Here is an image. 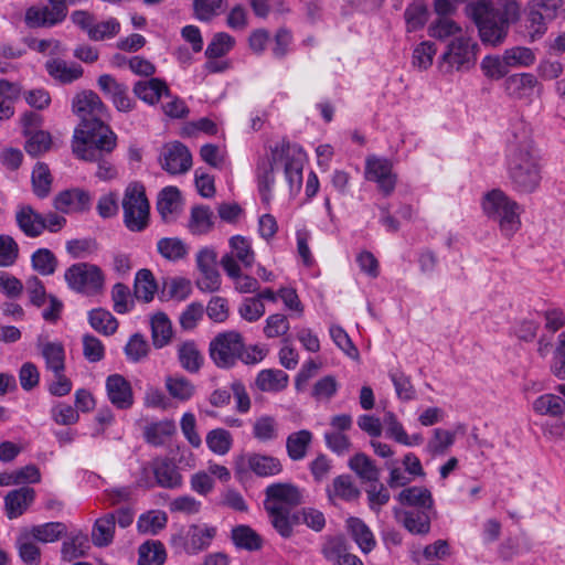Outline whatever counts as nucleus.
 Returning a JSON list of instances; mask_svg holds the SVG:
<instances>
[{
    "label": "nucleus",
    "mask_w": 565,
    "mask_h": 565,
    "mask_svg": "<svg viewBox=\"0 0 565 565\" xmlns=\"http://www.w3.org/2000/svg\"><path fill=\"white\" fill-rule=\"evenodd\" d=\"M128 361L138 363L145 360L150 352V344L141 333L132 334L124 348Z\"/></svg>",
    "instance_id": "obj_52"
},
{
    "label": "nucleus",
    "mask_w": 565,
    "mask_h": 565,
    "mask_svg": "<svg viewBox=\"0 0 565 565\" xmlns=\"http://www.w3.org/2000/svg\"><path fill=\"white\" fill-rule=\"evenodd\" d=\"M269 515L270 523L274 529L285 539L292 535L294 524L300 522L299 514L297 512H289L287 510L279 511L276 508L265 509Z\"/></svg>",
    "instance_id": "obj_37"
},
{
    "label": "nucleus",
    "mask_w": 565,
    "mask_h": 565,
    "mask_svg": "<svg viewBox=\"0 0 565 565\" xmlns=\"http://www.w3.org/2000/svg\"><path fill=\"white\" fill-rule=\"evenodd\" d=\"M174 431L175 426L172 420H162L146 426L143 436L147 443L153 446H161L168 437L174 434Z\"/></svg>",
    "instance_id": "obj_49"
},
{
    "label": "nucleus",
    "mask_w": 565,
    "mask_h": 565,
    "mask_svg": "<svg viewBox=\"0 0 565 565\" xmlns=\"http://www.w3.org/2000/svg\"><path fill=\"white\" fill-rule=\"evenodd\" d=\"M45 68L49 75L61 84H71L83 76V67L79 64L67 63L61 58L47 61Z\"/></svg>",
    "instance_id": "obj_27"
},
{
    "label": "nucleus",
    "mask_w": 565,
    "mask_h": 565,
    "mask_svg": "<svg viewBox=\"0 0 565 565\" xmlns=\"http://www.w3.org/2000/svg\"><path fill=\"white\" fill-rule=\"evenodd\" d=\"M17 547L20 558L26 565H38L40 563L41 551L28 535L20 536L17 540Z\"/></svg>",
    "instance_id": "obj_63"
},
{
    "label": "nucleus",
    "mask_w": 565,
    "mask_h": 565,
    "mask_svg": "<svg viewBox=\"0 0 565 565\" xmlns=\"http://www.w3.org/2000/svg\"><path fill=\"white\" fill-rule=\"evenodd\" d=\"M394 514L412 534L425 535L430 531V520L425 510L415 512L394 509Z\"/></svg>",
    "instance_id": "obj_30"
},
{
    "label": "nucleus",
    "mask_w": 565,
    "mask_h": 565,
    "mask_svg": "<svg viewBox=\"0 0 565 565\" xmlns=\"http://www.w3.org/2000/svg\"><path fill=\"white\" fill-rule=\"evenodd\" d=\"M397 499L404 505L416 507L422 510L431 509L434 503L430 491L416 486L402 490Z\"/></svg>",
    "instance_id": "obj_38"
},
{
    "label": "nucleus",
    "mask_w": 565,
    "mask_h": 565,
    "mask_svg": "<svg viewBox=\"0 0 565 565\" xmlns=\"http://www.w3.org/2000/svg\"><path fill=\"white\" fill-rule=\"evenodd\" d=\"M164 386L169 395L180 402L189 401L195 393L194 384L182 375H168Z\"/></svg>",
    "instance_id": "obj_40"
},
{
    "label": "nucleus",
    "mask_w": 565,
    "mask_h": 565,
    "mask_svg": "<svg viewBox=\"0 0 565 565\" xmlns=\"http://www.w3.org/2000/svg\"><path fill=\"white\" fill-rule=\"evenodd\" d=\"M213 212L209 206L198 205L191 209L188 228L192 234H206L213 228Z\"/></svg>",
    "instance_id": "obj_39"
},
{
    "label": "nucleus",
    "mask_w": 565,
    "mask_h": 565,
    "mask_svg": "<svg viewBox=\"0 0 565 565\" xmlns=\"http://www.w3.org/2000/svg\"><path fill=\"white\" fill-rule=\"evenodd\" d=\"M72 110L81 118V125L99 124L108 118V108L93 90H82L72 100Z\"/></svg>",
    "instance_id": "obj_10"
},
{
    "label": "nucleus",
    "mask_w": 565,
    "mask_h": 565,
    "mask_svg": "<svg viewBox=\"0 0 565 565\" xmlns=\"http://www.w3.org/2000/svg\"><path fill=\"white\" fill-rule=\"evenodd\" d=\"M486 215L499 224L503 236L512 237L521 227L520 205L501 190H492L482 202Z\"/></svg>",
    "instance_id": "obj_5"
},
{
    "label": "nucleus",
    "mask_w": 565,
    "mask_h": 565,
    "mask_svg": "<svg viewBox=\"0 0 565 565\" xmlns=\"http://www.w3.org/2000/svg\"><path fill=\"white\" fill-rule=\"evenodd\" d=\"M313 435L308 429H301L288 435L286 439V450L289 458L294 461L302 460L309 450Z\"/></svg>",
    "instance_id": "obj_35"
},
{
    "label": "nucleus",
    "mask_w": 565,
    "mask_h": 565,
    "mask_svg": "<svg viewBox=\"0 0 565 565\" xmlns=\"http://www.w3.org/2000/svg\"><path fill=\"white\" fill-rule=\"evenodd\" d=\"M161 168L170 174H183L192 167V154L180 141L166 143L159 157Z\"/></svg>",
    "instance_id": "obj_16"
},
{
    "label": "nucleus",
    "mask_w": 565,
    "mask_h": 565,
    "mask_svg": "<svg viewBox=\"0 0 565 565\" xmlns=\"http://www.w3.org/2000/svg\"><path fill=\"white\" fill-rule=\"evenodd\" d=\"M157 291L154 277L149 269H140L136 274L134 294L138 300L149 302L153 299Z\"/></svg>",
    "instance_id": "obj_45"
},
{
    "label": "nucleus",
    "mask_w": 565,
    "mask_h": 565,
    "mask_svg": "<svg viewBox=\"0 0 565 565\" xmlns=\"http://www.w3.org/2000/svg\"><path fill=\"white\" fill-rule=\"evenodd\" d=\"M41 356L45 361V369L52 373L65 371V351L60 342H40L38 344Z\"/></svg>",
    "instance_id": "obj_31"
},
{
    "label": "nucleus",
    "mask_w": 565,
    "mask_h": 565,
    "mask_svg": "<svg viewBox=\"0 0 565 565\" xmlns=\"http://www.w3.org/2000/svg\"><path fill=\"white\" fill-rule=\"evenodd\" d=\"M120 32V23L116 18H109L106 21L93 23L88 38L92 41H105L115 38Z\"/></svg>",
    "instance_id": "obj_59"
},
{
    "label": "nucleus",
    "mask_w": 565,
    "mask_h": 565,
    "mask_svg": "<svg viewBox=\"0 0 565 565\" xmlns=\"http://www.w3.org/2000/svg\"><path fill=\"white\" fill-rule=\"evenodd\" d=\"M233 543L249 552L258 551L263 546V539L248 525H237L232 530Z\"/></svg>",
    "instance_id": "obj_41"
},
{
    "label": "nucleus",
    "mask_w": 565,
    "mask_h": 565,
    "mask_svg": "<svg viewBox=\"0 0 565 565\" xmlns=\"http://www.w3.org/2000/svg\"><path fill=\"white\" fill-rule=\"evenodd\" d=\"M52 177L49 167L39 162L32 172V185L36 196L46 198L51 191Z\"/></svg>",
    "instance_id": "obj_57"
},
{
    "label": "nucleus",
    "mask_w": 565,
    "mask_h": 565,
    "mask_svg": "<svg viewBox=\"0 0 565 565\" xmlns=\"http://www.w3.org/2000/svg\"><path fill=\"white\" fill-rule=\"evenodd\" d=\"M31 262L33 269L44 276L52 275L57 265L56 257L47 248L35 250L31 257Z\"/></svg>",
    "instance_id": "obj_60"
},
{
    "label": "nucleus",
    "mask_w": 565,
    "mask_h": 565,
    "mask_svg": "<svg viewBox=\"0 0 565 565\" xmlns=\"http://www.w3.org/2000/svg\"><path fill=\"white\" fill-rule=\"evenodd\" d=\"M150 468L158 486L166 489H175L182 486V476L171 459L157 457L151 461Z\"/></svg>",
    "instance_id": "obj_21"
},
{
    "label": "nucleus",
    "mask_w": 565,
    "mask_h": 565,
    "mask_svg": "<svg viewBox=\"0 0 565 565\" xmlns=\"http://www.w3.org/2000/svg\"><path fill=\"white\" fill-rule=\"evenodd\" d=\"M305 502L303 491L292 483L277 482L265 490V509L291 510Z\"/></svg>",
    "instance_id": "obj_11"
},
{
    "label": "nucleus",
    "mask_w": 565,
    "mask_h": 565,
    "mask_svg": "<svg viewBox=\"0 0 565 565\" xmlns=\"http://www.w3.org/2000/svg\"><path fill=\"white\" fill-rule=\"evenodd\" d=\"M178 361L183 370L198 373L203 365L204 358L194 341H184L178 345Z\"/></svg>",
    "instance_id": "obj_34"
},
{
    "label": "nucleus",
    "mask_w": 565,
    "mask_h": 565,
    "mask_svg": "<svg viewBox=\"0 0 565 565\" xmlns=\"http://www.w3.org/2000/svg\"><path fill=\"white\" fill-rule=\"evenodd\" d=\"M282 469L279 459L260 454L241 455L235 459L234 470L239 478L253 471L258 477H271L278 475Z\"/></svg>",
    "instance_id": "obj_12"
},
{
    "label": "nucleus",
    "mask_w": 565,
    "mask_h": 565,
    "mask_svg": "<svg viewBox=\"0 0 565 565\" xmlns=\"http://www.w3.org/2000/svg\"><path fill=\"white\" fill-rule=\"evenodd\" d=\"M66 533V525L62 522H49L35 525L31 529L30 535L38 542L52 543Z\"/></svg>",
    "instance_id": "obj_51"
},
{
    "label": "nucleus",
    "mask_w": 565,
    "mask_h": 565,
    "mask_svg": "<svg viewBox=\"0 0 565 565\" xmlns=\"http://www.w3.org/2000/svg\"><path fill=\"white\" fill-rule=\"evenodd\" d=\"M227 6V0H193V17L200 22H211Z\"/></svg>",
    "instance_id": "obj_42"
},
{
    "label": "nucleus",
    "mask_w": 565,
    "mask_h": 565,
    "mask_svg": "<svg viewBox=\"0 0 565 565\" xmlns=\"http://www.w3.org/2000/svg\"><path fill=\"white\" fill-rule=\"evenodd\" d=\"M364 177L367 181L375 182L385 196L395 190L397 177L393 172L392 161L386 158L369 156L365 159Z\"/></svg>",
    "instance_id": "obj_14"
},
{
    "label": "nucleus",
    "mask_w": 565,
    "mask_h": 565,
    "mask_svg": "<svg viewBox=\"0 0 565 565\" xmlns=\"http://www.w3.org/2000/svg\"><path fill=\"white\" fill-rule=\"evenodd\" d=\"M228 245L231 250L224 254L220 262L227 275L237 274L241 267L238 263L246 268L252 267L255 262V253L247 237L234 235L228 239Z\"/></svg>",
    "instance_id": "obj_13"
},
{
    "label": "nucleus",
    "mask_w": 565,
    "mask_h": 565,
    "mask_svg": "<svg viewBox=\"0 0 565 565\" xmlns=\"http://www.w3.org/2000/svg\"><path fill=\"white\" fill-rule=\"evenodd\" d=\"M138 565H162L166 561V548L159 541H148L139 546Z\"/></svg>",
    "instance_id": "obj_46"
},
{
    "label": "nucleus",
    "mask_w": 565,
    "mask_h": 565,
    "mask_svg": "<svg viewBox=\"0 0 565 565\" xmlns=\"http://www.w3.org/2000/svg\"><path fill=\"white\" fill-rule=\"evenodd\" d=\"M106 391L110 403L119 409H127L134 404L131 385L120 374H111L107 377Z\"/></svg>",
    "instance_id": "obj_20"
},
{
    "label": "nucleus",
    "mask_w": 565,
    "mask_h": 565,
    "mask_svg": "<svg viewBox=\"0 0 565 565\" xmlns=\"http://www.w3.org/2000/svg\"><path fill=\"white\" fill-rule=\"evenodd\" d=\"M233 438L230 431L223 428H215L207 433L206 445L216 455H225L230 451Z\"/></svg>",
    "instance_id": "obj_56"
},
{
    "label": "nucleus",
    "mask_w": 565,
    "mask_h": 565,
    "mask_svg": "<svg viewBox=\"0 0 565 565\" xmlns=\"http://www.w3.org/2000/svg\"><path fill=\"white\" fill-rule=\"evenodd\" d=\"M111 300L114 302V310L119 315L127 313L134 307L130 290L122 282H117L113 286Z\"/></svg>",
    "instance_id": "obj_62"
},
{
    "label": "nucleus",
    "mask_w": 565,
    "mask_h": 565,
    "mask_svg": "<svg viewBox=\"0 0 565 565\" xmlns=\"http://www.w3.org/2000/svg\"><path fill=\"white\" fill-rule=\"evenodd\" d=\"M469 10L481 41L494 46L503 43L510 25L521 17V4L516 0H501L497 4L479 0L470 4Z\"/></svg>",
    "instance_id": "obj_3"
},
{
    "label": "nucleus",
    "mask_w": 565,
    "mask_h": 565,
    "mask_svg": "<svg viewBox=\"0 0 565 565\" xmlns=\"http://www.w3.org/2000/svg\"><path fill=\"white\" fill-rule=\"evenodd\" d=\"M92 196L88 191L81 188H73L61 191L53 199V206L56 211L70 213H83L90 209Z\"/></svg>",
    "instance_id": "obj_18"
},
{
    "label": "nucleus",
    "mask_w": 565,
    "mask_h": 565,
    "mask_svg": "<svg viewBox=\"0 0 565 565\" xmlns=\"http://www.w3.org/2000/svg\"><path fill=\"white\" fill-rule=\"evenodd\" d=\"M66 14L54 3L31 6L25 10L24 23L31 29L53 28L63 23Z\"/></svg>",
    "instance_id": "obj_17"
},
{
    "label": "nucleus",
    "mask_w": 565,
    "mask_h": 565,
    "mask_svg": "<svg viewBox=\"0 0 565 565\" xmlns=\"http://www.w3.org/2000/svg\"><path fill=\"white\" fill-rule=\"evenodd\" d=\"M90 327L104 335H111L118 329L117 319L106 309H93L88 313Z\"/></svg>",
    "instance_id": "obj_44"
},
{
    "label": "nucleus",
    "mask_w": 565,
    "mask_h": 565,
    "mask_svg": "<svg viewBox=\"0 0 565 565\" xmlns=\"http://www.w3.org/2000/svg\"><path fill=\"white\" fill-rule=\"evenodd\" d=\"M551 373L558 380H565V331L559 333L557 345L550 365Z\"/></svg>",
    "instance_id": "obj_64"
},
{
    "label": "nucleus",
    "mask_w": 565,
    "mask_h": 565,
    "mask_svg": "<svg viewBox=\"0 0 565 565\" xmlns=\"http://www.w3.org/2000/svg\"><path fill=\"white\" fill-rule=\"evenodd\" d=\"M278 423L269 415H263L256 418L253 424V436L260 443H268L278 437Z\"/></svg>",
    "instance_id": "obj_50"
},
{
    "label": "nucleus",
    "mask_w": 565,
    "mask_h": 565,
    "mask_svg": "<svg viewBox=\"0 0 565 565\" xmlns=\"http://www.w3.org/2000/svg\"><path fill=\"white\" fill-rule=\"evenodd\" d=\"M35 492L30 487H22L10 491L4 498V505L9 519H15L23 514L33 502Z\"/></svg>",
    "instance_id": "obj_26"
},
{
    "label": "nucleus",
    "mask_w": 565,
    "mask_h": 565,
    "mask_svg": "<svg viewBox=\"0 0 565 565\" xmlns=\"http://www.w3.org/2000/svg\"><path fill=\"white\" fill-rule=\"evenodd\" d=\"M116 530L115 513H107L98 518L92 530V542L97 547H105L113 543Z\"/></svg>",
    "instance_id": "obj_32"
},
{
    "label": "nucleus",
    "mask_w": 565,
    "mask_h": 565,
    "mask_svg": "<svg viewBox=\"0 0 565 565\" xmlns=\"http://www.w3.org/2000/svg\"><path fill=\"white\" fill-rule=\"evenodd\" d=\"M158 253L170 262L183 259L188 253V245L179 237H163L157 243Z\"/></svg>",
    "instance_id": "obj_43"
},
{
    "label": "nucleus",
    "mask_w": 565,
    "mask_h": 565,
    "mask_svg": "<svg viewBox=\"0 0 565 565\" xmlns=\"http://www.w3.org/2000/svg\"><path fill=\"white\" fill-rule=\"evenodd\" d=\"M182 206L181 193L175 186L162 189L158 195L157 210L162 220L170 223L175 220Z\"/></svg>",
    "instance_id": "obj_23"
},
{
    "label": "nucleus",
    "mask_w": 565,
    "mask_h": 565,
    "mask_svg": "<svg viewBox=\"0 0 565 565\" xmlns=\"http://www.w3.org/2000/svg\"><path fill=\"white\" fill-rule=\"evenodd\" d=\"M329 495L338 497L345 501L355 500L360 495V490L354 486L351 477L341 475L333 479L332 488L328 490Z\"/></svg>",
    "instance_id": "obj_54"
},
{
    "label": "nucleus",
    "mask_w": 565,
    "mask_h": 565,
    "mask_svg": "<svg viewBox=\"0 0 565 565\" xmlns=\"http://www.w3.org/2000/svg\"><path fill=\"white\" fill-rule=\"evenodd\" d=\"M167 524V514L162 511L152 510L142 514L137 522L138 531L145 534H157Z\"/></svg>",
    "instance_id": "obj_53"
},
{
    "label": "nucleus",
    "mask_w": 565,
    "mask_h": 565,
    "mask_svg": "<svg viewBox=\"0 0 565 565\" xmlns=\"http://www.w3.org/2000/svg\"><path fill=\"white\" fill-rule=\"evenodd\" d=\"M348 466L364 482H377L380 479V469L364 452L351 457Z\"/></svg>",
    "instance_id": "obj_36"
},
{
    "label": "nucleus",
    "mask_w": 565,
    "mask_h": 565,
    "mask_svg": "<svg viewBox=\"0 0 565 565\" xmlns=\"http://www.w3.org/2000/svg\"><path fill=\"white\" fill-rule=\"evenodd\" d=\"M124 224L130 232H142L149 225L150 205L145 186L139 182L130 183L121 201Z\"/></svg>",
    "instance_id": "obj_6"
},
{
    "label": "nucleus",
    "mask_w": 565,
    "mask_h": 565,
    "mask_svg": "<svg viewBox=\"0 0 565 565\" xmlns=\"http://www.w3.org/2000/svg\"><path fill=\"white\" fill-rule=\"evenodd\" d=\"M347 529L362 553L369 554L374 550L376 546L375 536L364 521L351 516L347 520Z\"/></svg>",
    "instance_id": "obj_25"
},
{
    "label": "nucleus",
    "mask_w": 565,
    "mask_h": 565,
    "mask_svg": "<svg viewBox=\"0 0 565 565\" xmlns=\"http://www.w3.org/2000/svg\"><path fill=\"white\" fill-rule=\"evenodd\" d=\"M288 374L278 369L262 370L255 379L256 387L267 393L281 392L288 386Z\"/></svg>",
    "instance_id": "obj_29"
},
{
    "label": "nucleus",
    "mask_w": 565,
    "mask_h": 565,
    "mask_svg": "<svg viewBox=\"0 0 565 565\" xmlns=\"http://www.w3.org/2000/svg\"><path fill=\"white\" fill-rule=\"evenodd\" d=\"M505 164L511 188L519 194H531L542 182V163L533 141L526 134L513 135L509 140Z\"/></svg>",
    "instance_id": "obj_2"
},
{
    "label": "nucleus",
    "mask_w": 565,
    "mask_h": 565,
    "mask_svg": "<svg viewBox=\"0 0 565 565\" xmlns=\"http://www.w3.org/2000/svg\"><path fill=\"white\" fill-rule=\"evenodd\" d=\"M70 289L85 296L100 294L105 287V274L102 268L92 263H76L64 274Z\"/></svg>",
    "instance_id": "obj_7"
},
{
    "label": "nucleus",
    "mask_w": 565,
    "mask_h": 565,
    "mask_svg": "<svg viewBox=\"0 0 565 565\" xmlns=\"http://www.w3.org/2000/svg\"><path fill=\"white\" fill-rule=\"evenodd\" d=\"M235 39L225 32L214 34L212 41L205 50V56L211 58L222 57L227 54L234 46Z\"/></svg>",
    "instance_id": "obj_58"
},
{
    "label": "nucleus",
    "mask_w": 565,
    "mask_h": 565,
    "mask_svg": "<svg viewBox=\"0 0 565 565\" xmlns=\"http://www.w3.org/2000/svg\"><path fill=\"white\" fill-rule=\"evenodd\" d=\"M18 227L28 237H38L44 232L42 214L36 212L31 205L19 206L15 213Z\"/></svg>",
    "instance_id": "obj_24"
},
{
    "label": "nucleus",
    "mask_w": 565,
    "mask_h": 565,
    "mask_svg": "<svg viewBox=\"0 0 565 565\" xmlns=\"http://www.w3.org/2000/svg\"><path fill=\"white\" fill-rule=\"evenodd\" d=\"M533 409L540 415L558 417L565 411V401L558 395L544 394L533 402Z\"/></svg>",
    "instance_id": "obj_47"
},
{
    "label": "nucleus",
    "mask_w": 565,
    "mask_h": 565,
    "mask_svg": "<svg viewBox=\"0 0 565 565\" xmlns=\"http://www.w3.org/2000/svg\"><path fill=\"white\" fill-rule=\"evenodd\" d=\"M134 94L142 102L154 105L162 95L169 96L170 90L164 81L152 77L148 81H138L132 88Z\"/></svg>",
    "instance_id": "obj_28"
},
{
    "label": "nucleus",
    "mask_w": 565,
    "mask_h": 565,
    "mask_svg": "<svg viewBox=\"0 0 565 565\" xmlns=\"http://www.w3.org/2000/svg\"><path fill=\"white\" fill-rule=\"evenodd\" d=\"M306 154L295 143L282 141L276 145L270 156L262 158L257 164L258 190L264 202L271 199V190L277 174H282L289 194L299 192L302 185V169Z\"/></svg>",
    "instance_id": "obj_1"
},
{
    "label": "nucleus",
    "mask_w": 565,
    "mask_h": 565,
    "mask_svg": "<svg viewBox=\"0 0 565 565\" xmlns=\"http://www.w3.org/2000/svg\"><path fill=\"white\" fill-rule=\"evenodd\" d=\"M216 535L213 526L191 525L184 535L180 536L182 551L189 555H196L206 550Z\"/></svg>",
    "instance_id": "obj_19"
},
{
    "label": "nucleus",
    "mask_w": 565,
    "mask_h": 565,
    "mask_svg": "<svg viewBox=\"0 0 565 565\" xmlns=\"http://www.w3.org/2000/svg\"><path fill=\"white\" fill-rule=\"evenodd\" d=\"M151 340L156 349H162L171 342L173 330L170 319L164 312H157L150 319Z\"/></svg>",
    "instance_id": "obj_33"
},
{
    "label": "nucleus",
    "mask_w": 565,
    "mask_h": 565,
    "mask_svg": "<svg viewBox=\"0 0 565 565\" xmlns=\"http://www.w3.org/2000/svg\"><path fill=\"white\" fill-rule=\"evenodd\" d=\"M89 550V541L86 534L77 533L70 540L63 542L62 545V558L71 562L75 558H79L86 555Z\"/></svg>",
    "instance_id": "obj_48"
},
{
    "label": "nucleus",
    "mask_w": 565,
    "mask_h": 565,
    "mask_svg": "<svg viewBox=\"0 0 565 565\" xmlns=\"http://www.w3.org/2000/svg\"><path fill=\"white\" fill-rule=\"evenodd\" d=\"M505 64L510 67H529L535 62V54L532 49L514 46L503 52Z\"/></svg>",
    "instance_id": "obj_55"
},
{
    "label": "nucleus",
    "mask_w": 565,
    "mask_h": 565,
    "mask_svg": "<svg viewBox=\"0 0 565 565\" xmlns=\"http://www.w3.org/2000/svg\"><path fill=\"white\" fill-rule=\"evenodd\" d=\"M241 349L242 335L235 331L224 332L211 341L210 356L218 367L227 369L238 360Z\"/></svg>",
    "instance_id": "obj_9"
},
{
    "label": "nucleus",
    "mask_w": 565,
    "mask_h": 565,
    "mask_svg": "<svg viewBox=\"0 0 565 565\" xmlns=\"http://www.w3.org/2000/svg\"><path fill=\"white\" fill-rule=\"evenodd\" d=\"M200 277L196 287L203 292H215L221 288V275L216 266V253L212 248H202L196 254Z\"/></svg>",
    "instance_id": "obj_15"
},
{
    "label": "nucleus",
    "mask_w": 565,
    "mask_h": 565,
    "mask_svg": "<svg viewBox=\"0 0 565 565\" xmlns=\"http://www.w3.org/2000/svg\"><path fill=\"white\" fill-rule=\"evenodd\" d=\"M547 20L529 4V12L525 18V29L531 42L541 39L546 30Z\"/></svg>",
    "instance_id": "obj_61"
},
{
    "label": "nucleus",
    "mask_w": 565,
    "mask_h": 565,
    "mask_svg": "<svg viewBox=\"0 0 565 565\" xmlns=\"http://www.w3.org/2000/svg\"><path fill=\"white\" fill-rule=\"evenodd\" d=\"M117 145V136L106 122L79 125L72 143L74 154L81 160L110 156Z\"/></svg>",
    "instance_id": "obj_4"
},
{
    "label": "nucleus",
    "mask_w": 565,
    "mask_h": 565,
    "mask_svg": "<svg viewBox=\"0 0 565 565\" xmlns=\"http://www.w3.org/2000/svg\"><path fill=\"white\" fill-rule=\"evenodd\" d=\"M477 43L466 35L456 36L441 55V65L446 72L467 71L476 64Z\"/></svg>",
    "instance_id": "obj_8"
},
{
    "label": "nucleus",
    "mask_w": 565,
    "mask_h": 565,
    "mask_svg": "<svg viewBox=\"0 0 565 565\" xmlns=\"http://www.w3.org/2000/svg\"><path fill=\"white\" fill-rule=\"evenodd\" d=\"M505 93L515 99L530 98L534 89H541L542 85L531 73L513 74L504 79Z\"/></svg>",
    "instance_id": "obj_22"
}]
</instances>
